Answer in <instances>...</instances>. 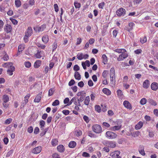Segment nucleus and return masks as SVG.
<instances>
[{"label":"nucleus","instance_id":"f257e3e1","mask_svg":"<svg viewBox=\"0 0 158 158\" xmlns=\"http://www.w3.org/2000/svg\"><path fill=\"white\" fill-rule=\"evenodd\" d=\"M2 66L5 68H8L7 73L10 76H12L13 74V72L15 71V68L13 65V64L11 62H8L4 63Z\"/></svg>","mask_w":158,"mask_h":158},{"label":"nucleus","instance_id":"f03ea898","mask_svg":"<svg viewBox=\"0 0 158 158\" xmlns=\"http://www.w3.org/2000/svg\"><path fill=\"white\" fill-rule=\"evenodd\" d=\"M110 80L111 84L114 85L115 82V76L114 69L111 68L110 72Z\"/></svg>","mask_w":158,"mask_h":158},{"label":"nucleus","instance_id":"7ed1b4c3","mask_svg":"<svg viewBox=\"0 0 158 158\" xmlns=\"http://www.w3.org/2000/svg\"><path fill=\"white\" fill-rule=\"evenodd\" d=\"M92 129L94 132L97 134L101 133L102 131V127L98 124L93 125L92 126Z\"/></svg>","mask_w":158,"mask_h":158},{"label":"nucleus","instance_id":"20e7f679","mask_svg":"<svg viewBox=\"0 0 158 158\" xmlns=\"http://www.w3.org/2000/svg\"><path fill=\"white\" fill-rule=\"evenodd\" d=\"M106 136L108 139H114L117 137V135L112 131H108L106 132Z\"/></svg>","mask_w":158,"mask_h":158},{"label":"nucleus","instance_id":"39448f33","mask_svg":"<svg viewBox=\"0 0 158 158\" xmlns=\"http://www.w3.org/2000/svg\"><path fill=\"white\" fill-rule=\"evenodd\" d=\"M125 10L122 8H120L116 11L117 15L119 17L123 16L125 14Z\"/></svg>","mask_w":158,"mask_h":158},{"label":"nucleus","instance_id":"423d86ee","mask_svg":"<svg viewBox=\"0 0 158 158\" xmlns=\"http://www.w3.org/2000/svg\"><path fill=\"white\" fill-rule=\"evenodd\" d=\"M128 56V54L126 53H121L117 58L118 61H120L123 60Z\"/></svg>","mask_w":158,"mask_h":158},{"label":"nucleus","instance_id":"0eeeda50","mask_svg":"<svg viewBox=\"0 0 158 158\" xmlns=\"http://www.w3.org/2000/svg\"><path fill=\"white\" fill-rule=\"evenodd\" d=\"M46 27V25L44 24L40 26H37L34 27V30L36 31L40 32L43 31Z\"/></svg>","mask_w":158,"mask_h":158},{"label":"nucleus","instance_id":"6e6552de","mask_svg":"<svg viewBox=\"0 0 158 158\" xmlns=\"http://www.w3.org/2000/svg\"><path fill=\"white\" fill-rule=\"evenodd\" d=\"M120 153V152L119 151H115L111 153L110 156L113 158H121V157L119 156Z\"/></svg>","mask_w":158,"mask_h":158},{"label":"nucleus","instance_id":"1a4fd4ad","mask_svg":"<svg viewBox=\"0 0 158 158\" xmlns=\"http://www.w3.org/2000/svg\"><path fill=\"white\" fill-rule=\"evenodd\" d=\"M42 150V147L40 146H38L33 148L32 150V152L34 154H38L40 153Z\"/></svg>","mask_w":158,"mask_h":158},{"label":"nucleus","instance_id":"9d476101","mask_svg":"<svg viewBox=\"0 0 158 158\" xmlns=\"http://www.w3.org/2000/svg\"><path fill=\"white\" fill-rule=\"evenodd\" d=\"M42 96V92H41L38 94L35 97V98L34 100V102L38 103L40 102L41 98Z\"/></svg>","mask_w":158,"mask_h":158},{"label":"nucleus","instance_id":"9b49d317","mask_svg":"<svg viewBox=\"0 0 158 158\" xmlns=\"http://www.w3.org/2000/svg\"><path fill=\"white\" fill-rule=\"evenodd\" d=\"M123 104L126 108L129 110L131 109V105L128 101L127 100L124 101L123 102Z\"/></svg>","mask_w":158,"mask_h":158},{"label":"nucleus","instance_id":"f8f14e48","mask_svg":"<svg viewBox=\"0 0 158 158\" xmlns=\"http://www.w3.org/2000/svg\"><path fill=\"white\" fill-rule=\"evenodd\" d=\"M121 127L122 125L114 126L110 127V129L111 131H115L119 130Z\"/></svg>","mask_w":158,"mask_h":158},{"label":"nucleus","instance_id":"ddd939ff","mask_svg":"<svg viewBox=\"0 0 158 158\" xmlns=\"http://www.w3.org/2000/svg\"><path fill=\"white\" fill-rule=\"evenodd\" d=\"M81 65L83 69H86V66H87L88 67L90 66V62L89 60H86L85 62H82Z\"/></svg>","mask_w":158,"mask_h":158},{"label":"nucleus","instance_id":"4468645a","mask_svg":"<svg viewBox=\"0 0 158 158\" xmlns=\"http://www.w3.org/2000/svg\"><path fill=\"white\" fill-rule=\"evenodd\" d=\"M32 29L30 27H28L26 31L25 35L30 37L32 34Z\"/></svg>","mask_w":158,"mask_h":158},{"label":"nucleus","instance_id":"2eb2a0df","mask_svg":"<svg viewBox=\"0 0 158 158\" xmlns=\"http://www.w3.org/2000/svg\"><path fill=\"white\" fill-rule=\"evenodd\" d=\"M12 30V27L11 25L7 24L5 26L4 31L7 33L10 32Z\"/></svg>","mask_w":158,"mask_h":158},{"label":"nucleus","instance_id":"dca6fc26","mask_svg":"<svg viewBox=\"0 0 158 158\" xmlns=\"http://www.w3.org/2000/svg\"><path fill=\"white\" fill-rule=\"evenodd\" d=\"M150 85L149 81L148 80H145L143 82V87L145 89H148Z\"/></svg>","mask_w":158,"mask_h":158},{"label":"nucleus","instance_id":"f3484780","mask_svg":"<svg viewBox=\"0 0 158 158\" xmlns=\"http://www.w3.org/2000/svg\"><path fill=\"white\" fill-rule=\"evenodd\" d=\"M143 124V122L141 121L139 122L135 126V129L136 130L140 129L142 127Z\"/></svg>","mask_w":158,"mask_h":158},{"label":"nucleus","instance_id":"a211bd4d","mask_svg":"<svg viewBox=\"0 0 158 158\" xmlns=\"http://www.w3.org/2000/svg\"><path fill=\"white\" fill-rule=\"evenodd\" d=\"M106 145L108 147L113 148L116 146V145L114 142L108 141L106 142Z\"/></svg>","mask_w":158,"mask_h":158},{"label":"nucleus","instance_id":"6ab92c4d","mask_svg":"<svg viewBox=\"0 0 158 158\" xmlns=\"http://www.w3.org/2000/svg\"><path fill=\"white\" fill-rule=\"evenodd\" d=\"M151 89L154 91H156L158 89V84L156 82L152 83L151 85Z\"/></svg>","mask_w":158,"mask_h":158},{"label":"nucleus","instance_id":"aec40b11","mask_svg":"<svg viewBox=\"0 0 158 158\" xmlns=\"http://www.w3.org/2000/svg\"><path fill=\"white\" fill-rule=\"evenodd\" d=\"M44 56V52L43 51H38L35 55L36 57L37 58H40Z\"/></svg>","mask_w":158,"mask_h":158},{"label":"nucleus","instance_id":"412c9836","mask_svg":"<svg viewBox=\"0 0 158 158\" xmlns=\"http://www.w3.org/2000/svg\"><path fill=\"white\" fill-rule=\"evenodd\" d=\"M57 149L59 152H63L64 151L65 148L62 145H60L57 146Z\"/></svg>","mask_w":158,"mask_h":158},{"label":"nucleus","instance_id":"4be33fe9","mask_svg":"<svg viewBox=\"0 0 158 158\" xmlns=\"http://www.w3.org/2000/svg\"><path fill=\"white\" fill-rule=\"evenodd\" d=\"M49 37L48 35H44L42 38V41L45 44H47L48 41Z\"/></svg>","mask_w":158,"mask_h":158},{"label":"nucleus","instance_id":"5701e85b","mask_svg":"<svg viewBox=\"0 0 158 158\" xmlns=\"http://www.w3.org/2000/svg\"><path fill=\"white\" fill-rule=\"evenodd\" d=\"M114 51L119 53H124L126 52V50L124 49L117 48L114 50Z\"/></svg>","mask_w":158,"mask_h":158},{"label":"nucleus","instance_id":"b1692460","mask_svg":"<svg viewBox=\"0 0 158 158\" xmlns=\"http://www.w3.org/2000/svg\"><path fill=\"white\" fill-rule=\"evenodd\" d=\"M122 122V120L121 119H117L116 121H113L112 124L113 125L116 124L117 125H122L121 124Z\"/></svg>","mask_w":158,"mask_h":158},{"label":"nucleus","instance_id":"393cba45","mask_svg":"<svg viewBox=\"0 0 158 158\" xmlns=\"http://www.w3.org/2000/svg\"><path fill=\"white\" fill-rule=\"evenodd\" d=\"M102 62L104 64H106L107 63L108 59L106 56L105 54L102 55Z\"/></svg>","mask_w":158,"mask_h":158},{"label":"nucleus","instance_id":"a878e982","mask_svg":"<svg viewBox=\"0 0 158 158\" xmlns=\"http://www.w3.org/2000/svg\"><path fill=\"white\" fill-rule=\"evenodd\" d=\"M102 91L105 94L107 95H110L111 94V92L110 90L107 88H104L103 89Z\"/></svg>","mask_w":158,"mask_h":158},{"label":"nucleus","instance_id":"bb28decb","mask_svg":"<svg viewBox=\"0 0 158 158\" xmlns=\"http://www.w3.org/2000/svg\"><path fill=\"white\" fill-rule=\"evenodd\" d=\"M41 61L40 60H37L34 64V67L35 68L39 67L41 64Z\"/></svg>","mask_w":158,"mask_h":158},{"label":"nucleus","instance_id":"cd10ccee","mask_svg":"<svg viewBox=\"0 0 158 158\" xmlns=\"http://www.w3.org/2000/svg\"><path fill=\"white\" fill-rule=\"evenodd\" d=\"M148 101L149 103L152 105L155 106L157 105V103L152 99H148Z\"/></svg>","mask_w":158,"mask_h":158},{"label":"nucleus","instance_id":"c85d7f7f","mask_svg":"<svg viewBox=\"0 0 158 158\" xmlns=\"http://www.w3.org/2000/svg\"><path fill=\"white\" fill-rule=\"evenodd\" d=\"M74 77L76 79L80 80L81 79V75L78 72H76L75 73Z\"/></svg>","mask_w":158,"mask_h":158},{"label":"nucleus","instance_id":"c756f323","mask_svg":"<svg viewBox=\"0 0 158 158\" xmlns=\"http://www.w3.org/2000/svg\"><path fill=\"white\" fill-rule=\"evenodd\" d=\"M2 100L4 102H7L9 101V98L8 96L6 94L4 95L3 96Z\"/></svg>","mask_w":158,"mask_h":158},{"label":"nucleus","instance_id":"7c9ffc66","mask_svg":"<svg viewBox=\"0 0 158 158\" xmlns=\"http://www.w3.org/2000/svg\"><path fill=\"white\" fill-rule=\"evenodd\" d=\"M90 102V98L89 96L86 97L84 102L85 105L88 106L89 105Z\"/></svg>","mask_w":158,"mask_h":158},{"label":"nucleus","instance_id":"2f4dec72","mask_svg":"<svg viewBox=\"0 0 158 158\" xmlns=\"http://www.w3.org/2000/svg\"><path fill=\"white\" fill-rule=\"evenodd\" d=\"M25 45L24 44H20L18 46V50L19 52H22L24 49Z\"/></svg>","mask_w":158,"mask_h":158},{"label":"nucleus","instance_id":"473e14b6","mask_svg":"<svg viewBox=\"0 0 158 158\" xmlns=\"http://www.w3.org/2000/svg\"><path fill=\"white\" fill-rule=\"evenodd\" d=\"M45 123L44 121L41 120L40 122V125L41 130H43Z\"/></svg>","mask_w":158,"mask_h":158},{"label":"nucleus","instance_id":"72a5a7b5","mask_svg":"<svg viewBox=\"0 0 158 158\" xmlns=\"http://www.w3.org/2000/svg\"><path fill=\"white\" fill-rule=\"evenodd\" d=\"M76 145V143L74 141L70 142L69 145V147L70 148H74Z\"/></svg>","mask_w":158,"mask_h":158},{"label":"nucleus","instance_id":"f704fd0d","mask_svg":"<svg viewBox=\"0 0 158 158\" xmlns=\"http://www.w3.org/2000/svg\"><path fill=\"white\" fill-rule=\"evenodd\" d=\"M139 151L141 155L143 156H144L145 155V153L144 150V148L143 147H140V148L139 149Z\"/></svg>","mask_w":158,"mask_h":158},{"label":"nucleus","instance_id":"c9c22d12","mask_svg":"<svg viewBox=\"0 0 158 158\" xmlns=\"http://www.w3.org/2000/svg\"><path fill=\"white\" fill-rule=\"evenodd\" d=\"M15 4L17 7H20L21 5V3L20 0H15Z\"/></svg>","mask_w":158,"mask_h":158},{"label":"nucleus","instance_id":"e433bc0d","mask_svg":"<svg viewBox=\"0 0 158 158\" xmlns=\"http://www.w3.org/2000/svg\"><path fill=\"white\" fill-rule=\"evenodd\" d=\"M147 102V100L145 98H142L141 99L140 102V103L141 105H144L146 104Z\"/></svg>","mask_w":158,"mask_h":158},{"label":"nucleus","instance_id":"4c0bfd02","mask_svg":"<svg viewBox=\"0 0 158 158\" xmlns=\"http://www.w3.org/2000/svg\"><path fill=\"white\" fill-rule=\"evenodd\" d=\"M142 0H134L133 1V3H134V6H137L139 4Z\"/></svg>","mask_w":158,"mask_h":158},{"label":"nucleus","instance_id":"58836bf2","mask_svg":"<svg viewBox=\"0 0 158 158\" xmlns=\"http://www.w3.org/2000/svg\"><path fill=\"white\" fill-rule=\"evenodd\" d=\"M140 133V132L139 131H136L132 133L131 135L135 137L138 136L139 135Z\"/></svg>","mask_w":158,"mask_h":158},{"label":"nucleus","instance_id":"ea45409f","mask_svg":"<svg viewBox=\"0 0 158 158\" xmlns=\"http://www.w3.org/2000/svg\"><path fill=\"white\" fill-rule=\"evenodd\" d=\"M77 56L78 60H81L83 59V54L82 53H78Z\"/></svg>","mask_w":158,"mask_h":158},{"label":"nucleus","instance_id":"a19ab883","mask_svg":"<svg viewBox=\"0 0 158 158\" xmlns=\"http://www.w3.org/2000/svg\"><path fill=\"white\" fill-rule=\"evenodd\" d=\"M85 93L84 91H81L80 92H78L77 94V95L78 96L82 97L85 96Z\"/></svg>","mask_w":158,"mask_h":158},{"label":"nucleus","instance_id":"79ce46f5","mask_svg":"<svg viewBox=\"0 0 158 158\" xmlns=\"http://www.w3.org/2000/svg\"><path fill=\"white\" fill-rule=\"evenodd\" d=\"M36 45L38 47L42 49H44L46 47L45 45L41 44L39 43H37Z\"/></svg>","mask_w":158,"mask_h":158},{"label":"nucleus","instance_id":"37998d69","mask_svg":"<svg viewBox=\"0 0 158 158\" xmlns=\"http://www.w3.org/2000/svg\"><path fill=\"white\" fill-rule=\"evenodd\" d=\"M140 42L142 44H143L147 41V38L146 36H144L140 38Z\"/></svg>","mask_w":158,"mask_h":158},{"label":"nucleus","instance_id":"c03bdc74","mask_svg":"<svg viewBox=\"0 0 158 158\" xmlns=\"http://www.w3.org/2000/svg\"><path fill=\"white\" fill-rule=\"evenodd\" d=\"M95 110L98 113H100L101 111V108L100 106L98 105H96L95 106Z\"/></svg>","mask_w":158,"mask_h":158},{"label":"nucleus","instance_id":"a18cd8bd","mask_svg":"<svg viewBox=\"0 0 158 158\" xmlns=\"http://www.w3.org/2000/svg\"><path fill=\"white\" fill-rule=\"evenodd\" d=\"M58 141L56 139H53L52 141V144L53 146H55L58 144Z\"/></svg>","mask_w":158,"mask_h":158},{"label":"nucleus","instance_id":"49530a36","mask_svg":"<svg viewBox=\"0 0 158 158\" xmlns=\"http://www.w3.org/2000/svg\"><path fill=\"white\" fill-rule=\"evenodd\" d=\"M108 71L107 70H104L102 73V76L103 78H106L107 75L108 74Z\"/></svg>","mask_w":158,"mask_h":158},{"label":"nucleus","instance_id":"de8ad7c7","mask_svg":"<svg viewBox=\"0 0 158 158\" xmlns=\"http://www.w3.org/2000/svg\"><path fill=\"white\" fill-rule=\"evenodd\" d=\"M74 4L76 8H79L81 7V4L80 3L76 2H74Z\"/></svg>","mask_w":158,"mask_h":158},{"label":"nucleus","instance_id":"09e8293b","mask_svg":"<svg viewBox=\"0 0 158 158\" xmlns=\"http://www.w3.org/2000/svg\"><path fill=\"white\" fill-rule=\"evenodd\" d=\"M24 64L26 67L28 68H30L31 65V63L29 61L25 62Z\"/></svg>","mask_w":158,"mask_h":158},{"label":"nucleus","instance_id":"8fccbe9b","mask_svg":"<svg viewBox=\"0 0 158 158\" xmlns=\"http://www.w3.org/2000/svg\"><path fill=\"white\" fill-rule=\"evenodd\" d=\"M128 80V77L127 76H125L123 78V84L124 83H127Z\"/></svg>","mask_w":158,"mask_h":158},{"label":"nucleus","instance_id":"3c124183","mask_svg":"<svg viewBox=\"0 0 158 158\" xmlns=\"http://www.w3.org/2000/svg\"><path fill=\"white\" fill-rule=\"evenodd\" d=\"M82 41V39L81 38L78 37L77 39L76 45H78L80 44Z\"/></svg>","mask_w":158,"mask_h":158},{"label":"nucleus","instance_id":"603ef678","mask_svg":"<svg viewBox=\"0 0 158 158\" xmlns=\"http://www.w3.org/2000/svg\"><path fill=\"white\" fill-rule=\"evenodd\" d=\"M83 118L86 123H88L89 121V119L88 117L86 115L83 116Z\"/></svg>","mask_w":158,"mask_h":158},{"label":"nucleus","instance_id":"864d4df0","mask_svg":"<svg viewBox=\"0 0 158 158\" xmlns=\"http://www.w3.org/2000/svg\"><path fill=\"white\" fill-rule=\"evenodd\" d=\"M30 95V94H27L24 97V101L25 102H28V99L29 98Z\"/></svg>","mask_w":158,"mask_h":158},{"label":"nucleus","instance_id":"5fc2aeb1","mask_svg":"<svg viewBox=\"0 0 158 158\" xmlns=\"http://www.w3.org/2000/svg\"><path fill=\"white\" fill-rule=\"evenodd\" d=\"M2 58L3 60L6 61L8 60L9 57L8 55L5 53V54L4 55Z\"/></svg>","mask_w":158,"mask_h":158},{"label":"nucleus","instance_id":"6e6d98bb","mask_svg":"<svg viewBox=\"0 0 158 158\" xmlns=\"http://www.w3.org/2000/svg\"><path fill=\"white\" fill-rule=\"evenodd\" d=\"M59 101L58 100H55L52 103V105L53 106H56L59 105Z\"/></svg>","mask_w":158,"mask_h":158},{"label":"nucleus","instance_id":"4d7b16f0","mask_svg":"<svg viewBox=\"0 0 158 158\" xmlns=\"http://www.w3.org/2000/svg\"><path fill=\"white\" fill-rule=\"evenodd\" d=\"M74 100H76V98L75 97H73L72 99L70 101H69L67 105L69 106L71 105L73 102H74Z\"/></svg>","mask_w":158,"mask_h":158},{"label":"nucleus","instance_id":"13d9d810","mask_svg":"<svg viewBox=\"0 0 158 158\" xmlns=\"http://www.w3.org/2000/svg\"><path fill=\"white\" fill-rule=\"evenodd\" d=\"M105 5V3L102 2L98 4V7L99 8L103 9Z\"/></svg>","mask_w":158,"mask_h":158},{"label":"nucleus","instance_id":"bf43d9fd","mask_svg":"<svg viewBox=\"0 0 158 158\" xmlns=\"http://www.w3.org/2000/svg\"><path fill=\"white\" fill-rule=\"evenodd\" d=\"M88 135L91 137H96L95 135L91 131H89L88 132Z\"/></svg>","mask_w":158,"mask_h":158},{"label":"nucleus","instance_id":"052dcab7","mask_svg":"<svg viewBox=\"0 0 158 158\" xmlns=\"http://www.w3.org/2000/svg\"><path fill=\"white\" fill-rule=\"evenodd\" d=\"M30 37L25 35V36L23 38V40L25 43H27L28 42L29 40V38Z\"/></svg>","mask_w":158,"mask_h":158},{"label":"nucleus","instance_id":"680f3d73","mask_svg":"<svg viewBox=\"0 0 158 158\" xmlns=\"http://www.w3.org/2000/svg\"><path fill=\"white\" fill-rule=\"evenodd\" d=\"M76 134L78 136H80L82 135V131L80 130H77Z\"/></svg>","mask_w":158,"mask_h":158},{"label":"nucleus","instance_id":"e2e57ef3","mask_svg":"<svg viewBox=\"0 0 158 158\" xmlns=\"http://www.w3.org/2000/svg\"><path fill=\"white\" fill-rule=\"evenodd\" d=\"M55 11L56 12H57L59 11V7L57 4H55L54 5Z\"/></svg>","mask_w":158,"mask_h":158},{"label":"nucleus","instance_id":"0e129e2a","mask_svg":"<svg viewBox=\"0 0 158 158\" xmlns=\"http://www.w3.org/2000/svg\"><path fill=\"white\" fill-rule=\"evenodd\" d=\"M57 47V44L56 43L54 42L53 44L52 47V51H54L55 50Z\"/></svg>","mask_w":158,"mask_h":158},{"label":"nucleus","instance_id":"69168bd1","mask_svg":"<svg viewBox=\"0 0 158 158\" xmlns=\"http://www.w3.org/2000/svg\"><path fill=\"white\" fill-rule=\"evenodd\" d=\"M142 52V50L140 49H138L134 51V53L136 54H139Z\"/></svg>","mask_w":158,"mask_h":158},{"label":"nucleus","instance_id":"338daca9","mask_svg":"<svg viewBox=\"0 0 158 158\" xmlns=\"http://www.w3.org/2000/svg\"><path fill=\"white\" fill-rule=\"evenodd\" d=\"M54 92V90L53 89H50L48 91V96H51L53 94Z\"/></svg>","mask_w":158,"mask_h":158},{"label":"nucleus","instance_id":"774afa93","mask_svg":"<svg viewBox=\"0 0 158 158\" xmlns=\"http://www.w3.org/2000/svg\"><path fill=\"white\" fill-rule=\"evenodd\" d=\"M53 158H60V156L57 153H54L52 155Z\"/></svg>","mask_w":158,"mask_h":158}]
</instances>
